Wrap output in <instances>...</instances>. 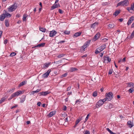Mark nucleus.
Listing matches in <instances>:
<instances>
[{"instance_id": "obj_1", "label": "nucleus", "mask_w": 134, "mask_h": 134, "mask_svg": "<svg viewBox=\"0 0 134 134\" xmlns=\"http://www.w3.org/2000/svg\"><path fill=\"white\" fill-rule=\"evenodd\" d=\"M129 4V1L128 0H124L118 3L117 4L116 7L120 6H127Z\"/></svg>"}, {"instance_id": "obj_2", "label": "nucleus", "mask_w": 134, "mask_h": 134, "mask_svg": "<svg viewBox=\"0 0 134 134\" xmlns=\"http://www.w3.org/2000/svg\"><path fill=\"white\" fill-rule=\"evenodd\" d=\"M17 4L16 3H14L12 5L10 6L8 8V10L9 12H12L14 11L17 8Z\"/></svg>"}, {"instance_id": "obj_3", "label": "nucleus", "mask_w": 134, "mask_h": 134, "mask_svg": "<svg viewBox=\"0 0 134 134\" xmlns=\"http://www.w3.org/2000/svg\"><path fill=\"white\" fill-rule=\"evenodd\" d=\"M105 99H100L97 103L96 104V107L97 108H98L99 107L101 106L106 101Z\"/></svg>"}, {"instance_id": "obj_4", "label": "nucleus", "mask_w": 134, "mask_h": 134, "mask_svg": "<svg viewBox=\"0 0 134 134\" xmlns=\"http://www.w3.org/2000/svg\"><path fill=\"white\" fill-rule=\"evenodd\" d=\"M91 42V40H89L86 42L81 47V49H82L83 51H85V49L90 45Z\"/></svg>"}, {"instance_id": "obj_5", "label": "nucleus", "mask_w": 134, "mask_h": 134, "mask_svg": "<svg viewBox=\"0 0 134 134\" xmlns=\"http://www.w3.org/2000/svg\"><path fill=\"white\" fill-rule=\"evenodd\" d=\"M113 97V94L111 92L109 93L106 96V97L104 99H105L106 101H108L111 99Z\"/></svg>"}, {"instance_id": "obj_6", "label": "nucleus", "mask_w": 134, "mask_h": 134, "mask_svg": "<svg viewBox=\"0 0 134 134\" xmlns=\"http://www.w3.org/2000/svg\"><path fill=\"white\" fill-rule=\"evenodd\" d=\"M22 91H18L14 93H13L12 95V97H15L17 96L20 94H22Z\"/></svg>"}, {"instance_id": "obj_7", "label": "nucleus", "mask_w": 134, "mask_h": 134, "mask_svg": "<svg viewBox=\"0 0 134 134\" xmlns=\"http://www.w3.org/2000/svg\"><path fill=\"white\" fill-rule=\"evenodd\" d=\"M103 58L104 63H108L111 61V59L109 56H104Z\"/></svg>"}, {"instance_id": "obj_8", "label": "nucleus", "mask_w": 134, "mask_h": 134, "mask_svg": "<svg viewBox=\"0 0 134 134\" xmlns=\"http://www.w3.org/2000/svg\"><path fill=\"white\" fill-rule=\"evenodd\" d=\"M51 71L50 69L48 70L46 72L42 75V77L44 78L47 77Z\"/></svg>"}, {"instance_id": "obj_9", "label": "nucleus", "mask_w": 134, "mask_h": 134, "mask_svg": "<svg viewBox=\"0 0 134 134\" xmlns=\"http://www.w3.org/2000/svg\"><path fill=\"white\" fill-rule=\"evenodd\" d=\"M57 33V32L54 30H53L50 31L49 36L50 37H53Z\"/></svg>"}, {"instance_id": "obj_10", "label": "nucleus", "mask_w": 134, "mask_h": 134, "mask_svg": "<svg viewBox=\"0 0 134 134\" xmlns=\"http://www.w3.org/2000/svg\"><path fill=\"white\" fill-rule=\"evenodd\" d=\"M50 93V92L48 91L45 92H42L39 93L40 96H45Z\"/></svg>"}, {"instance_id": "obj_11", "label": "nucleus", "mask_w": 134, "mask_h": 134, "mask_svg": "<svg viewBox=\"0 0 134 134\" xmlns=\"http://www.w3.org/2000/svg\"><path fill=\"white\" fill-rule=\"evenodd\" d=\"M100 36V34L99 32H98L93 38V40L94 41L98 39Z\"/></svg>"}, {"instance_id": "obj_12", "label": "nucleus", "mask_w": 134, "mask_h": 134, "mask_svg": "<svg viewBox=\"0 0 134 134\" xmlns=\"http://www.w3.org/2000/svg\"><path fill=\"white\" fill-rule=\"evenodd\" d=\"M60 6L59 4V3H54V4L51 7V10H53L56 8Z\"/></svg>"}, {"instance_id": "obj_13", "label": "nucleus", "mask_w": 134, "mask_h": 134, "mask_svg": "<svg viewBox=\"0 0 134 134\" xmlns=\"http://www.w3.org/2000/svg\"><path fill=\"white\" fill-rule=\"evenodd\" d=\"M126 9L129 12H131V10H133L134 9V3L131 4V7H127Z\"/></svg>"}, {"instance_id": "obj_14", "label": "nucleus", "mask_w": 134, "mask_h": 134, "mask_svg": "<svg viewBox=\"0 0 134 134\" xmlns=\"http://www.w3.org/2000/svg\"><path fill=\"white\" fill-rule=\"evenodd\" d=\"M103 51V50L101 47H99L96 49L95 53L96 54H98Z\"/></svg>"}, {"instance_id": "obj_15", "label": "nucleus", "mask_w": 134, "mask_h": 134, "mask_svg": "<svg viewBox=\"0 0 134 134\" xmlns=\"http://www.w3.org/2000/svg\"><path fill=\"white\" fill-rule=\"evenodd\" d=\"M134 20V17L132 16L131 17L129 20L128 22L127 23V24L129 25L131 24L132 21Z\"/></svg>"}, {"instance_id": "obj_16", "label": "nucleus", "mask_w": 134, "mask_h": 134, "mask_svg": "<svg viewBox=\"0 0 134 134\" xmlns=\"http://www.w3.org/2000/svg\"><path fill=\"white\" fill-rule=\"evenodd\" d=\"M5 18V16L4 13L1 14L0 16V20L1 21H3Z\"/></svg>"}, {"instance_id": "obj_17", "label": "nucleus", "mask_w": 134, "mask_h": 134, "mask_svg": "<svg viewBox=\"0 0 134 134\" xmlns=\"http://www.w3.org/2000/svg\"><path fill=\"white\" fill-rule=\"evenodd\" d=\"M127 125L128 126L130 127L131 128L133 126V123L130 121H129L127 122Z\"/></svg>"}, {"instance_id": "obj_18", "label": "nucleus", "mask_w": 134, "mask_h": 134, "mask_svg": "<svg viewBox=\"0 0 134 134\" xmlns=\"http://www.w3.org/2000/svg\"><path fill=\"white\" fill-rule=\"evenodd\" d=\"M3 12V13L4 14V15H5V17L8 16L9 17H10L11 16V15L10 14L7 13L6 10H4Z\"/></svg>"}, {"instance_id": "obj_19", "label": "nucleus", "mask_w": 134, "mask_h": 134, "mask_svg": "<svg viewBox=\"0 0 134 134\" xmlns=\"http://www.w3.org/2000/svg\"><path fill=\"white\" fill-rule=\"evenodd\" d=\"M128 87H134V83L130 82L127 83Z\"/></svg>"}, {"instance_id": "obj_20", "label": "nucleus", "mask_w": 134, "mask_h": 134, "mask_svg": "<svg viewBox=\"0 0 134 134\" xmlns=\"http://www.w3.org/2000/svg\"><path fill=\"white\" fill-rule=\"evenodd\" d=\"M55 112L54 111H53L51 112L48 115V116L49 117H51L55 114Z\"/></svg>"}, {"instance_id": "obj_21", "label": "nucleus", "mask_w": 134, "mask_h": 134, "mask_svg": "<svg viewBox=\"0 0 134 134\" xmlns=\"http://www.w3.org/2000/svg\"><path fill=\"white\" fill-rule=\"evenodd\" d=\"M50 64H51V63H50V62H49L48 63H45L44 64V65L43 66V68H48L50 65Z\"/></svg>"}, {"instance_id": "obj_22", "label": "nucleus", "mask_w": 134, "mask_h": 134, "mask_svg": "<svg viewBox=\"0 0 134 134\" xmlns=\"http://www.w3.org/2000/svg\"><path fill=\"white\" fill-rule=\"evenodd\" d=\"M134 36V31L131 33V35L130 36H128L127 38L129 39H132Z\"/></svg>"}, {"instance_id": "obj_23", "label": "nucleus", "mask_w": 134, "mask_h": 134, "mask_svg": "<svg viewBox=\"0 0 134 134\" xmlns=\"http://www.w3.org/2000/svg\"><path fill=\"white\" fill-rule=\"evenodd\" d=\"M81 34V32H78L74 34V37H77L79 36H80Z\"/></svg>"}, {"instance_id": "obj_24", "label": "nucleus", "mask_w": 134, "mask_h": 134, "mask_svg": "<svg viewBox=\"0 0 134 134\" xmlns=\"http://www.w3.org/2000/svg\"><path fill=\"white\" fill-rule=\"evenodd\" d=\"M45 43H42L37 45L35 46V47H43L45 45Z\"/></svg>"}, {"instance_id": "obj_25", "label": "nucleus", "mask_w": 134, "mask_h": 134, "mask_svg": "<svg viewBox=\"0 0 134 134\" xmlns=\"http://www.w3.org/2000/svg\"><path fill=\"white\" fill-rule=\"evenodd\" d=\"M41 91V89H37L36 91H32L31 92V94L32 95H34L35 93H37Z\"/></svg>"}, {"instance_id": "obj_26", "label": "nucleus", "mask_w": 134, "mask_h": 134, "mask_svg": "<svg viewBox=\"0 0 134 134\" xmlns=\"http://www.w3.org/2000/svg\"><path fill=\"white\" fill-rule=\"evenodd\" d=\"M114 25L113 24L111 23L108 25V27L110 29H113L114 27Z\"/></svg>"}, {"instance_id": "obj_27", "label": "nucleus", "mask_w": 134, "mask_h": 134, "mask_svg": "<svg viewBox=\"0 0 134 134\" xmlns=\"http://www.w3.org/2000/svg\"><path fill=\"white\" fill-rule=\"evenodd\" d=\"M120 10H116L114 14V15L115 16H117L120 13Z\"/></svg>"}, {"instance_id": "obj_28", "label": "nucleus", "mask_w": 134, "mask_h": 134, "mask_svg": "<svg viewBox=\"0 0 134 134\" xmlns=\"http://www.w3.org/2000/svg\"><path fill=\"white\" fill-rule=\"evenodd\" d=\"M15 89V88H12L10 89V90H8L7 91V92L8 93H12L14 91Z\"/></svg>"}, {"instance_id": "obj_29", "label": "nucleus", "mask_w": 134, "mask_h": 134, "mask_svg": "<svg viewBox=\"0 0 134 134\" xmlns=\"http://www.w3.org/2000/svg\"><path fill=\"white\" fill-rule=\"evenodd\" d=\"M5 25L7 27L9 26V20H5Z\"/></svg>"}, {"instance_id": "obj_30", "label": "nucleus", "mask_w": 134, "mask_h": 134, "mask_svg": "<svg viewBox=\"0 0 134 134\" xmlns=\"http://www.w3.org/2000/svg\"><path fill=\"white\" fill-rule=\"evenodd\" d=\"M26 81H23L22 82L20 83L19 85V86L20 87L23 85H25L26 83Z\"/></svg>"}, {"instance_id": "obj_31", "label": "nucleus", "mask_w": 134, "mask_h": 134, "mask_svg": "<svg viewBox=\"0 0 134 134\" xmlns=\"http://www.w3.org/2000/svg\"><path fill=\"white\" fill-rule=\"evenodd\" d=\"M77 69L76 68H71L70 69V71L72 72L74 71L77 70Z\"/></svg>"}, {"instance_id": "obj_32", "label": "nucleus", "mask_w": 134, "mask_h": 134, "mask_svg": "<svg viewBox=\"0 0 134 134\" xmlns=\"http://www.w3.org/2000/svg\"><path fill=\"white\" fill-rule=\"evenodd\" d=\"M65 55V54H61L58 55L57 56V57L59 58H60L64 56Z\"/></svg>"}, {"instance_id": "obj_33", "label": "nucleus", "mask_w": 134, "mask_h": 134, "mask_svg": "<svg viewBox=\"0 0 134 134\" xmlns=\"http://www.w3.org/2000/svg\"><path fill=\"white\" fill-rule=\"evenodd\" d=\"M23 98L21 99L20 100V102L21 103H23L24 102L25 100V96H22Z\"/></svg>"}, {"instance_id": "obj_34", "label": "nucleus", "mask_w": 134, "mask_h": 134, "mask_svg": "<svg viewBox=\"0 0 134 134\" xmlns=\"http://www.w3.org/2000/svg\"><path fill=\"white\" fill-rule=\"evenodd\" d=\"M40 30V31L43 32H45L46 29L45 28L43 27H40L39 28Z\"/></svg>"}, {"instance_id": "obj_35", "label": "nucleus", "mask_w": 134, "mask_h": 134, "mask_svg": "<svg viewBox=\"0 0 134 134\" xmlns=\"http://www.w3.org/2000/svg\"><path fill=\"white\" fill-rule=\"evenodd\" d=\"M7 98V97H3L0 100V101L2 103Z\"/></svg>"}, {"instance_id": "obj_36", "label": "nucleus", "mask_w": 134, "mask_h": 134, "mask_svg": "<svg viewBox=\"0 0 134 134\" xmlns=\"http://www.w3.org/2000/svg\"><path fill=\"white\" fill-rule=\"evenodd\" d=\"M27 15L26 14H24L23 15V21H26L27 18Z\"/></svg>"}, {"instance_id": "obj_37", "label": "nucleus", "mask_w": 134, "mask_h": 134, "mask_svg": "<svg viewBox=\"0 0 134 134\" xmlns=\"http://www.w3.org/2000/svg\"><path fill=\"white\" fill-rule=\"evenodd\" d=\"M113 71V70L112 69H110L109 70L108 72V74L109 75L111 74H112Z\"/></svg>"}, {"instance_id": "obj_38", "label": "nucleus", "mask_w": 134, "mask_h": 134, "mask_svg": "<svg viewBox=\"0 0 134 134\" xmlns=\"http://www.w3.org/2000/svg\"><path fill=\"white\" fill-rule=\"evenodd\" d=\"M64 33L66 35H69L70 33V31H65Z\"/></svg>"}, {"instance_id": "obj_39", "label": "nucleus", "mask_w": 134, "mask_h": 134, "mask_svg": "<svg viewBox=\"0 0 134 134\" xmlns=\"http://www.w3.org/2000/svg\"><path fill=\"white\" fill-rule=\"evenodd\" d=\"M113 105L111 104H108V108H109V109H110L113 108Z\"/></svg>"}, {"instance_id": "obj_40", "label": "nucleus", "mask_w": 134, "mask_h": 134, "mask_svg": "<svg viewBox=\"0 0 134 134\" xmlns=\"http://www.w3.org/2000/svg\"><path fill=\"white\" fill-rule=\"evenodd\" d=\"M134 91L133 88H131L129 90V91L130 93H132Z\"/></svg>"}, {"instance_id": "obj_41", "label": "nucleus", "mask_w": 134, "mask_h": 134, "mask_svg": "<svg viewBox=\"0 0 134 134\" xmlns=\"http://www.w3.org/2000/svg\"><path fill=\"white\" fill-rule=\"evenodd\" d=\"M93 96L94 97H96L97 96V93L96 92H94L93 94Z\"/></svg>"}, {"instance_id": "obj_42", "label": "nucleus", "mask_w": 134, "mask_h": 134, "mask_svg": "<svg viewBox=\"0 0 134 134\" xmlns=\"http://www.w3.org/2000/svg\"><path fill=\"white\" fill-rule=\"evenodd\" d=\"M100 47L102 48V49L103 50L106 47V46L104 44L102 45Z\"/></svg>"}, {"instance_id": "obj_43", "label": "nucleus", "mask_w": 134, "mask_h": 134, "mask_svg": "<svg viewBox=\"0 0 134 134\" xmlns=\"http://www.w3.org/2000/svg\"><path fill=\"white\" fill-rule=\"evenodd\" d=\"M67 75H68L67 73H66L63 74L62 75H61V77H66L67 76Z\"/></svg>"}, {"instance_id": "obj_44", "label": "nucleus", "mask_w": 134, "mask_h": 134, "mask_svg": "<svg viewBox=\"0 0 134 134\" xmlns=\"http://www.w3.org/2000/svg\"><path fill=\"white\" fill-rule=\"evenodd\" d=\"M16 54L15 52H13L11 53L10 54V57H13V56H15L16 55Z\"/></svg>"}, {"instance_id": "obj_45", "label": "nucleus", "mask_w": 134, "mask_h": 134, "mask_svg": "<svg viewBox=\"0 0 134 134\" xmlns=\"http://www.w3.org/2000/svg\"><path fill=\"white\" fill-rule=\"evenodd\" d=\"M104 108L106 109H109V108H108V104H106L104 105Z\"/></svg>"}, {"instance_id": "obj_46", "label": "nucleus", "mask_w": 134, "mask_h": 134, "mask_svg": "<svg viewBox=\"0 0 134 134\" xmlns=\"http://www.w3.org/2000/svg\"><path fill=\"white\" fill-rule=\"evenodd\" d=\"M89 115H90L89 114H88L86 116V117L85 119V121L84 122H85L86 121H87V120H88V118Z\"/></svg>"}, {"instance_id": "obj_47", "label": "nucleus", "mask_w": 134, "mask_h": 134, "mask_svg": "<svg viewBox=\"0 0 134 134\" xmlns=\"http://www.w3.org/2000/svg\"><path fill=\"white\" fill-rule=\"evenodd\" d=\"M80 120L79 119H78L76 120L75 122L76 126V125L78 124V123L80 122Z\"/></svg>"}, {"instance_id": "obj_48", "label": "nucleus", "mask_w": 134, "mask_h": 134, "mask_svg": "<svg viewBox=\"0 0 134 134\" xmlns=\"http://www.w3.org/2000/svg\"><path fill=\"white\" fill-rule=\"evenodd\" d=\"M84 134H90V132L88 130H86Z\"/></svg>"}, {"instance_id": "obj_49", "label": "nucleus", "mask_w": 134, "mask_h": 134, "mask_svg": "<svg viewBox=\"0 0 134 134\" xmlns=\"http://www.w3.org/2000/svg\"><path fill=\"white\" fill-rule=\"evenodd\" d=\"M97 24L96 23L92 24L91 25V27L93 28L94 27L95 25H96Z\"/></svg>"}, {"instance_id": "obj_50", "label": "nucleus", "mask_w": 134, "mask_h": 134, "mask_svg": "<svg viewBox=\"0 0 134 134\" xmlns=\"http://www.w3.org/2000/svg\"><path fill=\"white\" fill-rule=\"evenodd\" d=\"M18 106V105H16L15 106H13L11 108V109H13L14 108L17 107Z\"/></svg>"}, {"instance_id": "obj_51", "label": "nucleus", "mask_w": 134, "mask_h": 134, "mask_svg": "<svg viewBox=\"0 0 134 134\" xmlns=\"http://www.w3.org/2000/svg\"><path fill=\"white\" fill-rule=\"evenodd\" d=\"M108 40V39H106V38H105L102 39V41L103 42H105V41H107Z\"/></svg>"}, {"instance_id": "obj_52", "label": "nucleus", "mask_w": 134, "mask_h": 134, "mask_svg": "<svg viewBox=\"0 0 134 134\" xmlns=\"http://www.w3.org/2000/svg\"><path fill=\"white\" fill-rule=\"evenodd\" d=\"M58 12L60 13H61V14H62L63 13L62 10L61 9H59Z\"/></svg>"}, {"instance_id": "obj_53", "label": "nucleus", "mask_w": 134, "mask_h": 134, "mask_svg": "<svg viewBox=\"0 0 134 134\" xmlns=\"http://www.w3.org/2000/svg\"><path fill=\"white\" fill-rule=\"evenodd\" d=\"M110 133L112 132V131L110 130V129L109 128H107L106 129Z\"/></svg>"}, {"instance_id": "obj_54", "label": "nucleus", "mask_w": 134, "mask_h": 134, "mask_svg": "<svg viewBox=\"0 0 134 134\" xmlns=\"http://www.w3.org/2000/svg\"><path fill=\"white\" fill-rule=\"evenodd\" d=\"M8 40H5L4 41V44H5L7 43Z\"/></svg>"}, {"instance_id": "obj_55", "label": "nucleus", "mask_w": 134, "mask_h": 134, "mask_svg": "<svg viewBox=\"0 0 134 134\" xmlns=\"http://www.w3.org/2000/svg\"><path fill=\"white\" fill-rule=\"evenodd\" d=\"M103 54H104V52H103V53H100L99 54V55L100 57H102L103 55Z\"/></svg>"}, {"instance_id": "obj_56", "label": "nucleus", "mask_w": 134, "mask_h": 134, "mask_svg": "<svg viewBox=\"0 0 134 134\" xmlns=\"http://www.w3.org/2000/svg\"><path fill=\"white\" fill-rule=\"evenodd\" d=\"M120 30H117L116 31V33L115 34H116V33L119 34L120 33Z\"/></svg>"}, {"instance_id": "obj_57", "label": "nucleus", "mask_w": 134, "mask_h": 134, "mask_svg": "<svg viewBox=\"0 0 134 134\" xmlns=\"http://www.w3.org/2000/svg\"><path fill=\"white\" fill-rule=\"evenodd\" d=\"M66 106H64L63 107V110L64 111H65L66 110Z\"/></svg>"}, {"instance_id": "obj_58", "label": "nucleus", "mask_w": 134, "mask_h": 134, "mask_svg": "<svg viewBox=\"0 0 134 134\" xmlns=\"http://www.w3.org/2000/svg\"><path fill=\"white\" fill-rule=\"evenodd\" d=\"M41 103L40 102H39L37 103V105L39 106H40L41 105Z\"/></svg>"}, {"instance_id": "obj_59", "label": "nucleus", "mask_w": 134, "mask_h": 134, "mask_svg": "<svg viewBox=\"0 0 134 134\" xmlns=\"http://www.w3.org/2000/svg\"><path fill=\"white\" fill-rule=\"evenodd\" d=\"M122 62H125L126 60V58L125 57L122 60H121Z\"/></svg>"}, {"instance_id": "obj_60", "label": "nucleus", "mask_w": 134, "mask_h": 134, "mask_svg": "<svg viewBox=\"0 0 134 134\" xmlns=\"http://www.w3.org/2000/svg\"><path fill=\"white\" fill-rule=\"evenodd\" d=\"M65 41H60L59 42V43H63L64 42H65Z\"/></svg>"}, {"instance_id": "obj_61", "label": "nucleus", "mask_w": 134, "mask_h": 134, "mask_svg": "<svg viewBox=\"0 0 134 134\" xmlns=\"http://www.w3.org/2000/svg\"><path fill=\"white\" fill-rule=\"evenodd\" d=\"M2 33V31H0V38L1 37Z\"/></svg>"}, {"instance_id": "obj_62", "label": "nucleus", "mask_w": 134, "mask_h": 134, "mask_svg": "<svg viewBox=\"0 0 134 134\" xmlns=\"http://www.w3.org/2000/svg\"><path fill=\"white\" fill-rule=\"evenodd\" d=\"M71 88V87H69L67 88V91H69V90H70Z\"/></svg>"}, {"instance_id": "obj_63", "label": "nucleus", "mask_w": 134, "mask_h": 134, "mask_svg": "<svg viewBox=\"0 0 134 134\" xmlns=\"http://www.w3.org/2000/svg\"><path fill=\"white\" fill-rule=\"evenodd\" d=\"M20 16V15L19 14H17L16 16V17L17 18H19Z\"/></svg>"}, {"instance_id": "obj_64", "label": "nucleus", "mask_w": 134, "mask_h": 134, "mask_svg": "<svg viewBox=\"0 0 134 134\" xmlns=\"http://www.w3.org/2000/svg\"><path fill=\"white\" fill-rule=\"evenodd\" d=\"M134 27V22L131 25V27Z\"/></svg>"}]
</instances>
